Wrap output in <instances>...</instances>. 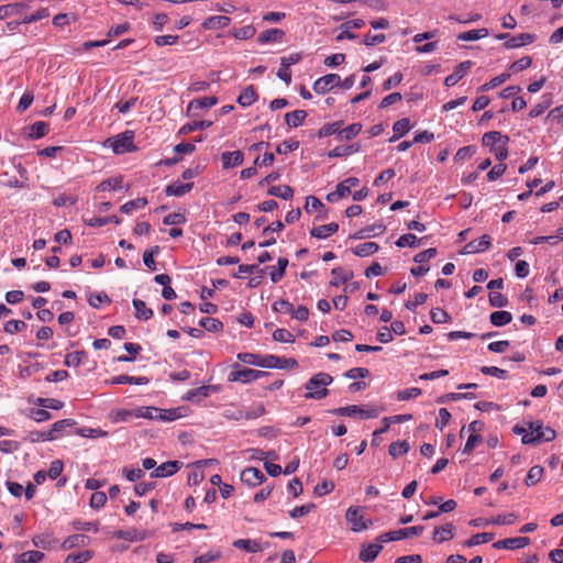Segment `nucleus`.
<instances>
[{
	"label": "nucleus",
	"instance_id": "1",
	"mask_svg": "<svg viewBox=\"0 0 563 563\" xmlns=\"http://www.w3.org/2000/svg\"><path fill=\"white\" fill-rule=\"evenodd\" d=\"M514 432L522 435V443L536 444L542 441H552L555 438V431L544 427L541 421L528 422L523 426H515Z\"/></svg>",
	"mask_w": 563,
	"mask_h": 563
},
{
	"label": "nucleus",
	"instance_id": "2",
	"mask_svg": "<svg viewBox=\"0 0 563 563\" xmlns=\"http://www.w3.org/2000/svg\"><path fill=\"white\" fill-rule=\"evenodd\" d=\"M333 382V378L328 373H318L313 375L305 385L307 399H322L328 395V386Z\"/></svg>",
	"mask_w": 563,
	"mask_h": 563
},
{
	"label": "nucleus",
	"instance_id": "3",
	"mask_svg": "<svg viewBox=\"0 0 563 563\" xmlns=\"http://www.w3.org/2000/svg\"><path fill=\"white\" fill-rule=\"evenodd\" d=\"M103 145L107 147H111L113 153L115 154L133 152L135 150L134 132L131 130H126L113 137L107 139Z\"/></svg>",
	"mask_w": 563,
	"mask_h": 563
},
{
	"label": "nucleus",
	"instance_id": "4",
	"mask_svg": "<svg viewBox=\"0 0 563 563\" xmlns=\"http://www.w3.org/2000/svg\"><path fill=\"white\" fill-rule=\"evenodd\" d=\"M362 511L363 509L358 506H351L346 510L345 518L351 525V530L354 532L364 531L372 526V520L365 518Z\"/></svg>",
	"mask_w": 563,
	"mask_h": 563
},
{
	"label": "nucleus",
	"instance_id": "5",
	"mask_svg": "<svg viewBox=\"0 0 563 563\" xmlns=\"http://www.w3.org/2000/svg\"><path fill=\"white\" fill-rule=\"evenodd\" d=\"M333 412L343 417L358 416L362 419L376 418L379 415L378 409L374 407H360L356 405L340 407L335 409Z\"/></svg>",
	"mask_w": 563,
	"mask_h": 563
},
{
	"label": "nucleus",
	"instance_id": "6",
	"mask_svg": "<svg viewBox=\"0 0 563 563\" xmlns=\"http://www.w3.org/2000/svg\"><path fill=\"white\" fill-rule=\"evenodd\" d=\"M423 526H413L408 528H402L396 531H389L380 534L378 537V541L388 542V541H398L412 536H419L423 532Z\"/></svg>",
	"mask_w": 563,
	"mask_h": 563
},
{
	"label": "nucleus",
	"instance_id": "7",
	"mask_svg": "<svg viewBox=\"0 0 563 563\" xmlns=\"http://www.w3.org/2000/svg\"><path fill=\"white\" fill-rule=\"evenodd\" d=\"M266 375V372L252 369V368H239L232 371L228 379L229 382H241V383H251L253 380H257L262 376Z\"/></svg>",
	"mask_w": 563,
	"mask_h": 563
},
{
	"label": "nucleus",
	"instance_id": "8",
	"mask_svg": "<svg viewBox=\"0 0 563 563\" xmlns=\"http://www.w3.org/2000/svg\"><path fill=\"white\" fill-rule=\"evenodd\" d=\"M341 84V77L336 74H328L318 78L313 84V90L318 95H324Z\"/></svg>",
	"mask_w": 563,
	"mask_h": 563
},
{
	"label": "nucleus",
	"instance_id": "9",
	"mask_svg": "<svg viewBox=\"0 0 563 563\" xmlns=\"http://www.w3.org/2000/svg\"><path fill=\"white\" fill-rule=\"evenodd\" d=\"M265 479L264 473L256 467H247L241 473V481L251 487L261 485Z\"/></svg>",
	"mask_w": 563,
	"mask_h": 563
},
{
	"label": "nucleus",
	"instance_id": "10",
	"mask_svg": "<svg viewBox=\"0 0 563 563\" xmlns=\"http://www.w3.org/2000/svg\"><path fill=\"white\" fill-rule=\"evenodd\" d=\"M152 536L153 533L151 531L139 530L135 528L129 530H118L117 532H114V537L117 539H122L131 542L143 541Z\"/></svg>",
	"mask_w": 563,
	"mask_h": 563
},
{
	"label": "nucleus",
	"instance_id": "11",
	"mask_svg": "<svg viewBox=\"0 0 563 563\" xmlns=\"http://www.w3.org/2000/svg\"><path fill=\"white\" fill-rule=\"evenodd\" d=\"M490 236L487 234H484L477 240H473L468 242L462 251V254H475V253H482L489 249L490 246Z\"/></svg>",
	"mask_w": 563,
	"mask_h": 563
},
{
	"label": "nucleus",
	"instance_id": "12",
	"mask_svg": "<svg viewBox=\"0 0 563 563\" xmlns=\"http://www.w3.org/2000/svg\"><path fill=\"white\" fill-rule=\"evenodd\" d=\"M472 66L473 63L471 60L460 63L455 67L454 71L445 78L444 85L446 87L455 86L466 75V73L472 68Z\"/></svg>",
	"mask_w": 563,
	"mask_h": 563
},
{
	"label": "nucleus",
	"instance_id": "13",
	"mask_svg": "<svg viewBox=\"0 0 563 563\" xmlns=\"http://www.w3.org/2000/svg\"><path fill=\"white\" fill-rule=\"evenodd\" d=\"M455 527L452 522H446L440 527H435L432 533V540L435 543H443L454 538Z\"/></svg>",
	"mask_w": 563,
	"mask_h": 563
},
{
	"label": "nucleus",
	"instance_id": "14",
	"mask_svg": "<svg viewBox=\"0 0 563 563\" xmlns=\"http://www.w3.org/2000/svg\"><path fill=\"white\" fill-rule=\"evenodd\" d=\"M530 542L527 537H516V538H507L504 540L496 541L493 547L495 549H506V550H515L521 549L528 545Z\"/></svg>",
	"mask_w": 563,
	"mask_h": 563
},
{
	"label": "nucleus",
	"instance_id": "15",
	"mask_svg": "<svg viewBox=\"0 0 563 563\" xmlns=\"http://www.w3.org/2000/svg\"><path fill=\"white\" fill-rule=\"evenodd\" d=\"M268 545V542L262 544L260 541L251 539H238L233 542L234 548L244 550L245 552L249 553L260 552L264 550V548H267Z\"/></svg>",
	"mask_w": 563,
	"mask_h": 563
},
{
	"label": "nucleus",
	"instance_id": "16",
	"mask_svg": "<svg viewBox=\"0 0 563 563\" xmlns=\"http://www.w3.org/2000/svg\"><path fill=\"white\" fill-rule=\"evenodd\" d=\"M178 461H168L157 466L151 474V477H167L175 474L179 470Z\"/></svg>",
	"mask_w": 563,
	"mask_h": 563
},
{
	"label": "nucleus",
	"instance_id": "17",
	"mask_svg": "<svg viewBox=\"0 0 563 563\" xmlns=\"http://www.w3.org/2000/svg\"><path fill=\"white\" fill-rule=\"evenodd\" d=\"M285 36V32L280 29H269L264 32H262L258 37L257 42L260 44H268V43H280Z\"/></svg>",
	"mask_w": 563,
	"mask_h": 563
},
{
	"label": "nucleus",
	"instance_id": "18",
	"mask_svg": "<svg viewBox=\"0 0 563 563\" xmlns=\"http://www.w3.org/2000/svg\"><path fill=\"white\" fill-rule=\"evenodd\" d=\"M382 550L383 547L379 543L363 545L360 551V560L365 563L373 562Z\"/></svg>",
	"mask_w": 563,
	"mask_h": 563
},
{
	"label": "nucleus",
	"instance_id": "19",
	"mask_svg": "<svg viewBox=\"0 0 563 563\" xmlns=\"http://www.w3.org/2000/svg\"><path fill=\"white\" fill-rule=\"evenodd\" d=\"M231 19L225 15H213L206 19L202 23L205 30H219L229 26Z\"/></svg>",
	"mask_w": 563,
	"mask_h": 563
},
{
	"label": "nucleus",
	"instance_id": "20",
	"mask_svg": "<svg viewBox=\"0 0 563 563\" xmlns=\"http://www.w3.org/2000/svg\"><path fill=\"white\" fill-rule=\"evenodd\" d=\"M90 542L91 539L85 534H73L64 540L62 548L64 550H69L74 548L86 547L90 544Z\"/></svg>",
	"mask_w": 563,
	"mask_h": 563
},
{
	"label": "nucleus",
	"instance_id": "21",
	"mask_svg": "<svg viewBox=\"0 0 563 563\" xmlns=\"http://www.w3.org/2000/svg\"><path fill=\"white\" fill-rule=\"evenodd\" d=\"M223 168H232L243 163L244 156L241 151L224 152L221 155Z\"/></svg>",
	"mask_w": 563,
	"mask_h": 563
},
{
	"label": "nucleus",
	"instance_id": "22",
	"mask_svg": "<svg viewBox=\"0 0 563 563\" xmlns=\"http://www.w3.org/2000/svg\"><path fill=\"white\" fill-rule=\"evenodd\" d=\"M338 230H339L338 223L332 222L329 224H322V225L312 228L310 231V234L313 238L323 240V239L331 236L335 232H338Z\"/></svg>",
	"mask_w": 563,
	"mask_h": 563
},
{
	"label": "nucleus",
	"instance_id": "23",
	"mask_svg": "<svg viewBox=\"0 0 563 563\" xmlns=\"http://www.w3.org/2000/svg\"><path fill=\"white\" fill-rule=\"evenodd\" d=\"M192 188V183L174 181L165 189L167 196L181 197L189 192Z\"/></svg>",
	"mask_w": 563,
	"mask_h": 563
},
{
	"label": "nucleus",
	"instance_id": "24",
	"mask_svg": "<svg viewBox=\"0 0 563 563\" xmlns=\"http://www.w3.org/2000/svg\"><path fill=\"white\" fill-rule=\"evenodd\" d=\"M333 278L330 282L331 286L338 287L353 278V272L347 268L336 267L332 269Z\"/></svg>",
	"mask_w": 563,
	"mask_h": 563
},
{
	"label": "nucleus",
	"instance_id": "25",
	"mask_svg": "<svg viewBox=\"0 0 563 563\" xmlns=\"http://www.w3.org/2000/svg\"><path fill=\"white\" fill-rule=\"evenodd\" d=\"M186 415V410L184 408H172V409H161L158 408L157 420L159 421H175Z\"/></svg>",
	"mask_w": 563,
	"mask_h": 563
},
{
	"label": "nucleus",
	"instance_id": "26",
	"mask_svg": "<svg viewBox=\"0 0 563 563\" xmlns=\"http://www.w3.org/2000/svg\"><path fill=\"white\" fill-rule=\"evenodd\" d=\"M508 141L509 137L506 135H501V133L498 131L486 132L482 137L483 145L490 146L492 148L497 147V144L499 142H504V144H507Z\"/></svg>",
	"mask_w": 563,
	"mask_h": 563
},
{
	"label": "nucleus",
	"instance_id": "27",
	"mask_svg": "<svg viewBox=\"0 0 563 563\" xmlns=\"http://www.w3.org/2000/svg\"><path fill=\"white\" fill-rule=\"evenodd\" d=\"M73 423H74V421L70 419H64V420L56 421L55 423H53L51 430L45 431V433L41 434L42 440L43 441L54 440L56 438V435H55L56 433L63 431L66 427H70Z\"/></svg>",
	"mask_w": 563,
	"mask_h": 563
},
{
	"label": "nucleus",
	"instance_id": "28",
	"mask_svg": "<svg viewBox=\"0 0 563 563\" xmlns=\"http://www.w3.org/2000/svg\"><path fill=\"white\" fill-rule=\"evenodd\" d=\"M148 378L145 377V376H140V377H135V376H129V375H118L115 377H113L111 380H110V384L112 385H120V384H132V385H146L148 384Z\"/></svg>",
	"mask_w": 563,
	"mask_h": 563
},
{
	"label": "nucleus",
	"instance_id": "29",
	"mask_svg": "<svg viewBox=\"0 0 563 563\" xmlns=\"http://www.w3.org/2000/svg\"><path fill=\"white\" fill-rule=\"evenodd\" d=\"M378 249L379 246L375 242H364L353 247L352 252L356 256L366 257L375 254Z\"/></svg>",
	"mask_w": 563,
	"mask_h": 563
},
{
	"label": "nucleus",
	"instance_id": "30",
	"mask_svg": "<svg viewBox=\"0 0 563 563\" xmlns=\"http://www.w3.org/2000/svg\"><path fill=\"white\" fill-rule=\"evenodd\" d=\"M411 129L410 121L407 118L396 121L393 125L394 135L390 137V142L397 141L402 137Z\"/></svg>",
	"mask_w": 563,
	"mask_h": 563
},
{
	"label": "nucleus",
	"instance_id": "31",
	"mask_svg": "<svg viewBox=\"0 0 563 563\" xmlns=\"http://www.w3.org/2000/svg\"><path fill=\"white\" fill-rule=\"evenodd\" d=\"M218 103V99L216 97H202L198 99H194L189 102L187 111L190 112L197 109H207L216 106Z\"/></svg>",
	"mask_w": 563,
	"mask_h": 563
},
{
	"label": "nucleus",
	"instance_id": "32",
	"mask_svg": "<svg viewBox=\"0 0 563 563\" xmlns=\"http://www.w3.org/2000/svg\"><path fill=\"white\" fill-rule=\"evenodd\" d=\"M257 99V93L253 86L246 87L238 97V102L241 107L246 108L253 104Z\"/></svg>",
	"mask_w": 563,
	"mask_h": 563
},
{
	"label": "nucleus",
	"instance_id": "33",
	"mask_svg": "<svg viewBox=\"0 0 563 563\" xmlns=\"http://www.w3.org/2000/svg\"><path fill=\"white\" fill-rule=\"evenodd\" d=\"M351 194H352V190L349 188V186L346 184H344V181H341L336 185V188L334 191L329 192L327 195V200L329 202H336L340 199L345 198Z\"/></svg>",
	"mask_w": 563,
	"mask_h": 563
},
{
	"label": "nucleus",
	"instance_id": "34",
	"mask_svg": "<svg viewBox=\"0 0 563 563\" xmlns=\"http://www.w3.org/2000/svg\"><path fill=\"white\" fill-rule=\"evenodd\" d=\"M518 519V516L515 512H509L505 515H498L485 521V525H498V526H510L514 525Z\"/></svg>",
	"mask_w": 563,
	"mask_h": 563
},
{
	"label": "nucleus",
	"instance_id": "35",
	"mask_svg": "<svg viewBox=\"0 0 563 563\" xmlns=\"http://www.w3.org/2000/svg\"><path fill=\"white\" fill-rule=\"evenodd\" d=\"M44 553L40 551H26L15 556V563H40Z\"/></svg>",
	"mask_w": 563,
	"mask_h": 563
},
{
	"label": "nucleus",
	"instance_id": "36",
	"mask_svg": "<svg viewBox=\"0 0 563 563\" xmlns=\"http://www.w3.org/2000/svg\"><path fill=\"white\" fill-rule=\"evenodd\" d=\"M306 118L307 112L305 110H295L285 114V121L291 128L300 126Z\"/></svg>",
	"mask_w": 563,
	"mask_h": 563
},
{
	"label": "nucleus",
	"instance_id": "37",
	"mask_svg": "<svg viewBox=\"0 0 563 563\" xmlns=\"http://www.w3.org/2000/svg\"><path fill=\"white\" fill-rule=\"evenodd\" d=\"M342 125H343L342 121H335V122H332V123H327V124L322 125L319 129L317 135H318V137H327V136L336 134L338 139H339Z\"/></svg>",
	"mask_w": 563,
	"mask_h": 563
},
{
	"label": "nucleus",
	"instance_id": "38",
	"mask_svg": "<svg viewBox=\"0 0 563 563\" xmlns=\"http://www.w3.org/2000/svg\"><path fill=\"white\" fill-rule=\"evenodd\" d=\"M135 317L140 320H148L153 316V310L146 307V303L141 299L133 300Z\"/></svg>",
	"mask_w": 563,
	"mask_h": 563
},
{
	"label": "nucleus",
	"instance_id": "39",
	"mask_svg": "<svg viewBox=\"0 0 563 563\" xmlns=\"http://www.w3.org/2000/svg\"><path fill=\"white\" fill-rule=\"evenodd\" d=\"M268 195L278 197L285 200H289L294 196V190L290 186L287 185H278V186H272L268 189Z\"/></svg>",
	"mask_w": 563,
	"mask_h": 563
},
{
	"label": "nucleus",
	"instance_id": "40",
	"mask_svg": "<svg viewBox=\"0 0 563 563\" xmlns=\"http://www.w3.org/2000/svg\"><path fill=\"white\" fill-rule=\"evenodd\" d=\"M133 418H135V409H117L110 413V419L115 423L128 422Z\"/></svg>",
	"mask_w": 563,
	"mask_h": 563
},
{
	"label": "nucleus",
	"instance_id": "41",
	"mask_svg": "<svg viewBox=\"0 0 563 563\" xmlns=\"http://www.w3.org/2000/svg\"><path fill=\"white\" fill-rule=\"evenodd\" d=\"M123 178L121 176L108 178L103 181H101L96 190L97 191H110V190H118L122 187Z\"/></svg>",
	"mask_w": 563,
	"mask_h": 563
},
{
	"label": "nucleus",
	"instance_id": "42",
	"mask_svg": "<svg viewBox=\"0 0 563 563\" xmlns=\"http://www.w3.org/2000/svg\"><path fill=\"white\" fill-rule=\"evenodd\" d=\"M287 266H288V260L279 258L277 262V266L269 267V269H271L269 275H271V279L273 283H277L283 278Z\"/></svg>",
	"mask_w": 563,
	"mask_h": 563
},
{
	"label": "nucleus",
	"instance_id": "43",
	"mask_svg": "<svg viewBox=\"0 0 563 563\" xmlns=\"http://www.w3.org/2000/svg\"><path fill=\"white\" fill-rule=\"evenodd\" d=\"M489 319L495 327H503L511 322L512 316L508 311L500 310L493 312Z\"/></svg>",
	"mask_w": 563,
	"mask_h": 563
},
{
	"label": "nucleus",
	"instance_id": "44",
	"mask_svg": "<svg viewBox=\"0 0 563 563\" xmlns=\"http://www.w3.org/2000/svg\"><path fill=\"white\" fill-rule=\"evenodd\" d=\"M495 534L492 532L476 533L464 542V547L472 548L482 543H487L494 539Z\"/></svg>",
	"mask_w": 563,
	"mask_h": 563
},
{
	"label": "nucleus",
	"instance_id": "45",
	"mask_svg": "<svg viewBox=\"0 0 563 563\" xmlns=\"http://www.w3.org/2000/svg\"><path fill=\"white\" fill-rule=\"evenodd\" d=\"M488 35V30L483 27L478 30H471L462 32L457 35L459 41H477Z\"/></svg>",
	"mask_w": 563,
	"mask_h": 563
},
{
	"label": "nucleus",
	"instance_id": "46",
	"mask_svg": "<svg viewBox=\"0 0 563 563\" xmlns=\"http://www.w3.org/2000/svg\"><path fill=\"white\" fill-rule=\"evenodd\" d=\"M409 449L410 445L408 441H396L389 445L388 452L394 459H397L399 456L405 455L409 451Z\"/></svg>",
	"mask_w": 563,
	"mask_h": 563
},
{
	"label": "nucleus",
	"instance_id": "47",
	"mask_svg": "<svg viewBox=\"0 0 563 563\" xmlns=\"http://www.w3.org/2000/svg\"><path fill=\"white\" fill-rule=\"evenodd\" d=\"M423 239H418L412 233L402 234L399 236V239L396 241V245L398 247H417L422 243Z\"/></svg>",
	"mask_w": 563,
	"mask_h": 563
},
{
	"label": "nucleus",
	"instance_id": "48",
	"mask_svg": "<svg viewBox=\"0 0 563 563\" xmlns=\"http://www.w3.org/2000/svg\"><path fill=\"white\" fill-rule=\"evenodd\" d=\"M147 205L146 198H136L134 200H130L125 202L123 206H121L120 210L123 213L130 214L134 210L143 209Z\"/></svg>",
	"mask_w": 563,
	"mask_h": 563
},
{
	"label": "nucleus",
	"instance_id": "49",
	"mask_svg": "<svg viewBox=\"0 0 563 563\" xmlns=\"http://www.w3.org/2000/svg\"><path fill=\"white\" fill-rule=\"evenodd\" d=\"M158 408L153 406H143L135 408V418L157 420Z\"/></svg>",
	"mask_w": 563,
	"mask_h": 563
},
{
	"label": "nucleus",
	"instance_id": "50",
	"mask_svg": "<svg viewBox=\"0 0 563 563\" xmlns=\"http://www.w3.org/2000/svg\"><path fill=\"white\" fill-rule=\"evenodd\" d=\"M211 125H212V121H208V120L194 121V122L183 125L179 130V133L187 134V133L194 132L199 129L202 130V129L210 128Z\"/></svg>",
	"mask_w": 563,
	"mask_h": 563
},
{
	"label": "nucleus",
	"instance_id": "51",
	"mask_svg": "<svg viewBox=\"0 0 563 563\" xmlns=\"http://www.w3.org/2000/svg\"><path fill=\"white\" fill-rule=\"evenodd\" d=\"M362 131V124L361 123H353L346 128L341 126L340 131V140H352L360 132Z\"/></svg>",
	"mask_w": 563,
	"mask_h": 563
},
{
	"label": "nucleus",
	"instance_id": "52",
	"mask_svg": "<svg viewBox=\"0 0 563 563\" xmlns=\"http://www.w3.org/2000/svg\"><path fill=\"white\" fill-rule=\"evenodd\" d=\"M47 133L48 124L43 121H38L31 125L29 135L32 139H41L45 136Z\"/></svg>",
	"mask_w": 563,
	"mask_h": 563
},
{
	"label": "nucleus",
	"instance_id": "53",
	"mask_svg": "<svg viewBox=\"0 0 563 563\" xmlns=\"http://www.w3.org/2000/svg\"><path fill=\"white\" fill-rule=\"evenodd\" d=\"M93 556V552L90 550H85L79 553H74L67 555L64 563H86Z\"/></svg>",
	"mask_w": 563,
	"mask_h": 563
},
{
	"label": "nucleus",
	"instance_id": "54",
	"mask_svg": "<svg viewBox=\"0 0 563 563\" xmlns=\"http://www.w3.org/2000/svg\"><path fill=\"white\" fill-rule=\"evenodd\" d=\"M232 34L238 40H249L256 34V29L253 25H245L240 29H234Z\"/></svg>",
	"mask_w": 563,
	"mask_h": 563
},
{
	"label": "nucleus",
	"instance_id": "55",
	"mask_svg": "<svg viewBox=\"0 0 563 563\" xmlns=\"http://www.w3.org/2000/svg\"><path fill=\"white\" fill-rule=\"evenodd\" d=\"M543 474V467L539 465L532 466L526 477V485L527 486H533L536 485L542 477Z\"/></svg>",
	"mask_w": 563,
	"mask_h": 563
},
{
	"label": "nucleus",
	"instance_id": "56",
	"mask_svg": "<svg viewBox=\"0 0 563 563\" xmlns=\"http://www.w3.org/2000/svg\"><path fill=\"white\" fill-rule=\"evenodd\" d=\"M199 324L209 332H218L223 327L221 321L210 317L202 318Z\"/></svg>",
	"mask_w": 563,
	"mask_h": 563
},
{
	"label": "nucleus",
	"instance_id": "57",
	"mask_svg": "<svg viewBox=\"0 0 563 563\" xmlns=\"http://www.w3.org/2000/svg\"><path fill=\"white\" fill-rule=\"evenodd\" d=\"M509 77H510V74H508V73L500 74V75L494 77L488 82L481 86L479 90L488 91L490 89H494V88L498 87L499 85L504 84Z\"/></svg>",
	"mask_w": 563,
	"mask_h": 563
},
{
	"label": "nucleus",
	"instance_id": "58",
	"mask_svg": "<svg viewBox=\"0 0 563 563\" xmlns=\"http://www.w3.org/2000/svg\"><path fill=\"white\" fill-rule=\"evenodd\" d=\"M78 434L84 438L97 439L108 435V432L100 428H81L78 430Z\"/></svg>",
	"mask_w": 563,
	"mask_h": 563
},
{
	"label": "nucleus",
	"instance_id": "59",
	"mask_svg": "<svg viewBox=\"0 0 563 563\" xmlns=\"http://www.w3.org/2000/svg\"><path fill=\"white\" fill-rule=\"evenodd\" d=\"M282 357L276 355L262 356L261 367L264 368H282Z\"/></svg>",
	"mask_w": 563,
	"mask_h": 563
},
{
	"label": "nucleus",
	"instance_id": "60",
	"mask_svg": "<svg viewBox=\"0 0 563 563\" xmlns=\"http://www.w3.org/2000/svg\"><path fill=\"white\" fill-rule=\"evenodd\" d=\"M238 360L249 365H255L261 367L262 356L254 353H239Z\"/></svg>",
	"mask_w": 563,
	"mask_h": 563
},
{
	"label": "nucleus",
	"instance_id": "61",
	"mask_svg": "<svg viewBox=\"0 0 563 563\" xmlns=\"http://www.w3.org/2000/svg\"><path fill=\"white\" fill-rule=\"evenodd\" d=\"M430 317H431L432 322L438 323V324L445 323V322L450 321V319H451L449 313L441 308H433L430 311Z\"/></svg>",
	"mask_w": 563,
	"mask_h": 563
},
{
	"label": "nucleus",
	"instance_id": "62",
	"mask_svg": "<svg viewBox=\"0 0 563 563\" xmlns=\"http://www.w3.org/2000/svg\"><path fill=\"white\" fill-rule=\"evenodd\" d=\"M272 308L274 311H276L278 313H285V314L291 316L294 306H292V303H290L287 300L279 299L273 303Z\"/></svg>",
	"mask_w": 563,
	"mask_h": 563
},
{
	"label": "nucleus",
	"instance_id": "63",
	"mask_svg": "<svg viewBox=\"0 0 563 563\" xmlns=\"http://www.w3.org/2000/svg\"><path fill=\"white\" fill-rule=\"evenodd\" d=\"M222 553L221 551H209L207 553H203L201 555H198L194 559V563H211L216 560H219L221 558Z\"/></svg>",
	"mask_w": 563,
	"mask_h": 563
},
{
	"label": "nucleus",
	"instance_id": "64",
	"mask_svg": "<svg viewBox=\"0 0 563 563\" xmlns=\"http://www.w3.org/2000/svg\"><path fill=\"white\" fill-rule=\"evenodd\" d=\"M323 203L314 196H308L306 198L305 211L307 213H312L314 211L323 209Z\"/></svg>",
	"mask_w": 563,
	"mask_h": 563
}]
</instances>
